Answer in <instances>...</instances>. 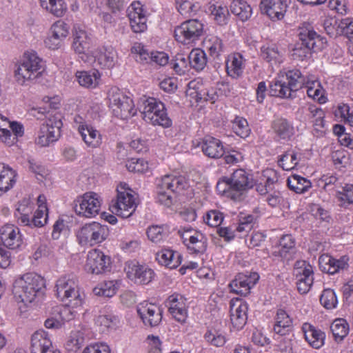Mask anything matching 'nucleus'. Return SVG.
Listing matches in <instances>:
<instances>
[{"mask_svg": "<svg viewBox=\"0 0 353 353\" xmlns=\"http://www.w3.org/2000/svg\"><path fill=\"white\" fill-rule=\"evenodd\" d=\"M45 70L43 60L34 51H27L14 64V77L21 85L35 83Z\"/></svg>", "mask_w": 353, "mask_h": 353, "instance_id": "nucleus-1", "label": "nucleus"}, {"mask_svg": "<svg viewBox=\"0 0 353 353\" xmlns=\"http://www.w3.org/2000/svg\"><path fill=\"white\" fill-rule=\"evenodd\" d=\"M45 287V280L41 276L30 272L15 280L12 292L17 301L28 304L43 293Z\"/></svg>", "mask_w": 353, "mask_h": 353, "instance_id": "nucleus-2", "label": "nucleus"}, {"mask_svg": "<svg viewBox=\"0 0 353 353\" xmlns=\"http://www.w3.org/2000/svg\"><path fill=\"white\" fill-rule=\"evenodd\" d=\"M138 109L146 123L163 128H170L172 125L165 105L155 98L141 97L138 101Z\"/></svg>", "mask_w": 353, "mask_h": 353, "instance_id": "nucleus-3", "label": "nucleus"}, {"mask_svg": "<svg viewBox=\"0 0 353 353\" xmlns=\"http://www.w3.org/2000/svg\"><path fill=\"white\" fill-rule=\"evenodd\" d=\"M56 294L61 301L68 303L73 307H81L85 294L79 286L78 279L74 274H65L56 281Z\"/></svg>", "mask_w": 353, "mask_h": 353, "instance_id": "nucleus-4", "label": "nucleus"}, {"mask_svg": "<svg viewBox=\"0 0 353 353\" xmlns=\"http://www.w3.org/2000/svg\"><path fill=\"white\" fill-rule=\"evenodd\" d=\"M305 82V77L299 70H289L285 74L279 75L270 85V93L275 97L292 98L296 91L303 88Z\"/></svg>", "mask_w": 353, "mask_h": 353, "instance_id": "nucleus-5", "label": "nucleus"}, {"mask_svg": "<svg viewBox=\"0 0 353 353\" xmlns=\"http://www.w3.org/2000/svg\"><path fill=\"white\" fill-rule=\"evenodd\" d=\"M252 176L243 169L235 170L230 177L217 183L216 188L232 199H238L244 192L253 188Z\"/></svg>", "mask_w": 353, "mask_h": 353, "instance_id": "nucleus-6", "label": "nucleus"}, {"mask_svg": "<svg viewBox=\"0 0 353 353\" xmlns=\"http://www.w3.org/2000/svg\"><path fill=\"white\" fill-rule=\"evenodd\" d=\"M188 186L183 176L166 174L157 180V201L161 205L170 207L173 203L174 194L180 192Z\"/></svg>", "mask_w": 353, "mask_h": 353, "instance_id": "nucleus-7", "label": "nucleus"}, {"mask_svg": "<svg viewBox=\"0 0 353 353\" xmlns=\"http://www.w3.org/2000/svg\"><path fill=\"white\" fill-rule=\"evenodd\" d=\"M117 194L110 203L109 209L114 214L123 218L130 217L132 214V189L125 183L121 182L117 188Z\"/></svg>", "mask_w": 353, "mask_h": 353, "instance_id": "nucleus-8", "label": "nucleus"}, {"mask_svg": "<svg viewBox=\"0 0 353 353\" xmlns=\"http://www.w3.org/2000/svg\"><path fill=\"white\" fill-rule=\"evenodd\" d=\"M130 94V92H128ZM109 107L114 114L122 119L131 117L132 99L117 87L111 88L108 92Z\"/></svg>", "mask_w": 353, "mask_h": 353, "instance_id": "nucleus-9", "label": "nucleus"}, {"mask_svg": "<svg viewBox=\"0 0 353 353\" xmlns=\"http://www.w3.org/2000/svg\"><path fill=\"white\" fill-rule=\"evenodd\" d=\"M63 125L60 114L50 115L40 128L37 144L41 147L48 146L51 143L58 140L61 136Z\"/></svg>", "mask_w": 353, "mask_h": 353, "instance_id": "nucleus-10", "label": "nucleus"}, {"mask_svg": "<svg viewBox=\"0 0 353 353\" xmlns=\"http://www.w3.org/2000/svg\"><path fill=\"white\" fill-rule=\"evenodd\" d=\"M109 235L108 226L97 222H92L83 225L77 233L80 244L90 246L105 241Z\"/></svg>", "mask_w": 353, "mask_h": 353, "instance_id": "nucleus-11", "label": "nucleus"}, {"mask_svg": "<svg viewBox=\"0 0 353 353\" xmlns=\"http://www.w3.org/2000/svg\"><path fill=\"white\" fill-rule=\"evenodd\" d=\"M203 32V24L200 21L190 19L175 28L174 38L178 42L188 45L199 40Z\"/></svg>", "mask_w": 353, "mask_h": 353, "instance_id": "nucleus-12", "label": "nucleus"}, {"mask_svg": "<svg viewBox=\"0 0 353 353\" xmlns=\"http://www.w3.org/2000/svg\"><path fill=\"white\" fill-rule=\"evenodd\" d=\"M93 39L91 35L80 27L74 28L72 48L79 57L85 63H92L94 50Z\"/></svg>", "mask_w": 353, "mask_h": 353, "instance_id": "nucleus-13", "label": "nucleus"}, {"mask_svg": "<svg viewBox=\"0 0 353 353\" xmlns=\"http://www.w3.org/2000/svg\"><path fill=\"white\" fill-rule=\"evenodd\" d=\"M101 208L100 196L95 192H86L74 201L76 213L86 218L97 215Z\"/></svg>", "mask_w": 353, "mask_h": 353, "instance_id": "nucleus-14", "label": "nucleus"}, {"mask_svg": "<svg viewBox=\"0 0 353 353\" xmlns=\"http://www.w3.org/2000/svg\"><path fill=\"white\" fill-rule=\"evenodd\" d=\"M111 258L99 249H93L88 252L85 270L93 274H100L110 270Z\"/></svg>", "mask_w": 353, "mask_h": 353, "instance_id": "nucleus-15", "label": "nucleus"}, {"mask_svg": "<svg viewBox=\"0 0 353 353\" xmlns=\"http://www.w3.org/2000/svg\"><path fill=\"white\" fill-rule=\"evenodd\" d=\"M178 233L190 252L202 254L206 250L207 238L201 232L192 228H187L179 230Z\"/></svg>", "mask_w": 353, "mask_h": 353, "instance_id": "nucleus-16", "label": "nucleus"}, {"mask_svg": "<svg viewBox=\"0 0 353 353\" xmlns=\"http://www.w3.org/2000/svg\"><path fill=\"white\" fill-rule=\"evenodd\" d=\"M70 32V26L62 20H58L50 27L48 35L44 40L46 48L57 50L62 47L64 40Z\"/></svg>", "mask_w": 353, "mask_h": 353, "instance_id": "nucleus-17", "label": "nucleus"}, {"mask_svg": "<svg viewBox=\"0 0 353 353\" xmlns=\"http://www.w3.org/2000/svg\"><path fill=\"white\" fill-rule=\"evenodd\" d=\"M294 274L297 278V290L300 294H307L313 284V268L305 261H297L294 265Z\"/></svg>", "mask_w": 353, "mask_h": 353, "instance_id": "nucleus-18", "label": "nucleus"}, {"mask_svg": "<svg viewBox=\"0 0 353 353\" xmlns=\"http://www.w3.org/2000/svg\"><path fill=\"white\" fill-rule=\"evenodd\" d=\"M137 312L146 326H157L162 321L163 309L161 306L144 301L137 306Z\"/></svg>", "mask_w": 353, "mask_h": 353, "instance_id": "nucleus-19", "label": "nucleus"}, {"mask_svg": "<svg viewBox=\"0 0 353 353\" xmlns=\"http://www.w3.org/2000/svg\"><path fill=\"white\" fill-rule=\"evenodd\" d=\"M168 311L172 318L183 324L188 316V303L187 299L181 294L174 293L167 299Z\"/></svg>", "mask_w": 353, "mask_h": 353, "instance_id": "nucleus-20", "label": "nucleus"}, {"mask_svg": "<svg viewBox=\"0 0 353 353\" xmlns=\"http://www.w3.org/2000/svg\"><path fill=\"white\" fill-rule=\"evenodd\" d=\"M259 276L256 272H243L238 274L230 283L231 290L242 296L250 293V289L256 283Z\"/></svg>", "mask_w": 353, "mask_h": 353, "instance_id": "nucleus-21", "label": "nucleus"}, {"mask_svg": "<svg viewBox=\"0 0 353 353\" xmlns=\"http://www.w3.org/2000/svg\"><path fill=\"white\" fill-rule=\"evenodd\" d=\"M0 236L3 246L10 250L19 249L23 244L19 228L12 224L3 225L0 230Z\"/></svg>", "mask_w": 353, "mask_h": 353, "instance_id": "nucleus-22", "label": "nucleus"}, {"mask_svg": "<svg viewBox=\"0 0 353 353\" xmlns=\"http://www.w3.org/2000/svg\"><path fill=\"white\" fill-rule=\"evenodd\" d=\"M31 353H61L55 350L48 332L40 330L34 332L31 336Z\"/></svg>", "mask_w": 353, "mask_h": 353, "instance_id": "nucleus-23", "label": "nucleus"}, {"mask_svg": "<svg viewBox=\"0 0 353 353\" xmlns=\"http://www.w3.org/2000/svg\"><path fill=\"white\" fill-rule=\"evenodd\" d=\"M248 304L240 300L230 301V321L232 327L236 330L242 329L248 320Z\"/></svg>", "mask_w": 353, "mask_h": 353, "instance_id": "nucleus-24", "label": "nucleus"}, {"mask_svg": "<svg viewBox=\"0 0 353 353\" xmlns=\"http://www.w3.org/2000/svg\"><path fill=\"white\" fill-rule=\"evenodd\" d=\"M134 50L137 54L136 60L142 63H148L149 61L160 66H164L169 62V56L164 52H153L150 54L141 43H135Z\"/></svg>", "mask_w": 353, "mask_h": 353, "instance_id": "nucleus-25", "label": "nucleus"}, {"mask_svg": "<svg viewBox=\"0 0 353 353\" xmlns=\"http://www.w3.org/2000/svg\"><path fill=\"white\" fill-rule=\"evenodd\" d=\"M260 9L271 20H281L284 17L287 4L284 0H261Z\"/></svg>", "mask_w": 353, "mask_h": 353, "instance_id": "nucleus-26", "label": "nucleus"}, {"mask_svg": "<svg viewBox=\"0 0 353 353\" xmlns=\"http://www.w3.org/2000/svg\"><path fill=\"white\" fill-rule=\"evenodd\" d=\"M91 56H93L92 63H95L101 68H112L117 60V52L111 46L94 50Z\"/></svg>", "mask_w": 353, "mask_h": 353, "instance_id": "nucleus-27", "label": "nucleus"}, {"mask_svg": "<svg viewBox=\"0 0 353 353\" xmlns=\"http://www.w3.org/2000/svg\"><path fill=\"white\" fill-rule=\"evenodd\" d=\"M320 269L327 274H334L347 267V259L343 256L336 259L328 254H323L319 259Z\"/></svg>", "mask_w": 353, "mask_h": 353, "instance_id": "nucleus-28", "label": "nucleus"}, {"mask_svg": "<svg viewBox=\"0 0 353 353\" xmlns=\"http://www.w3.org/2000/svg\"><path fill=\"white\" fill-rule=\"evenodd\" d=\"M201 147L204 154L210 158L218 159L224 154L220 140L210 136H206L203 139Z\"/></svg>", "mask_w": 353, "mask_h": 353, "instance_id": "nucleus-29", "label": "nucleus"}, {"mask_svg": "<svg viewBox=\"0 0 353 353\" xmlns=\"http://www.w3.org/2000/svg\"><path fill=\"white\" fill-rule=\"evenodd\" d=\"M302 331L307 343L316 349L320 348L324 344L325 334L310 323H305Z\"/></svg>", "mask_w": 353, "mask_h": 353, "instance_id": "nucleus-30", "label": "nucleus"}, {"mask_svg": "<svg viewBox=\"0 0 353 353\" xmlns=\"http://www.w3.org/2000/svg\"><path fill=\"white\" fill-rule=\"evenodd\" d=\"M156 259L161 265L174 269L181 264V255L172 250L163 249L157 253Z\"/></svg>", "mask_w": 353, "mask_h": 353, "instance_id": "nucleus-31", "label": "nucleus"}, {"mask_svg": "<svg viewBox=\"0 0 353 353\" xmlns=\"http://www.w3.org/2000/svg\"><path fill=\"white\" fill-rule=\"evenodd\" d=\"M275 253L284 262H288L294 259L296 254L295 243L291 235H285L281 239L279 249Z\"/></svg>", "mask_w": 353, "mask_h": 353, "instance_id": "nucleus-32", "label": "nucleus"}, {"mask_svg": "<svg viewBox=\"0 0 353 353\" xmlns=\"http://www.w3.org/2000/svg\"><path fill=\"white\" fill-rule=\"evenodd\" d=\"M303 88L305 89L307 96L321 104L326 103L327 99L325 90L320 82L314 79H307Z\"/></svg>", "mask_w": 353, "mask_h": 353, "instance_id": "nucleus-33", "label": "nucleus"}, {"mask_svg": "<svg viewBox=\"0 0 353 353\" xmlns=\"http://www.w3.org/2000/svg\"><path fill=\"white\" fill-rule=\"evenodd\" d=\"M148 12L140 1H134V32H143L147 28Z\"/></svg>", "mask_w": 353, "mask_h": 353, "instance_id": "nucleus-34", "label": "nucleus"}, {"mask_svg": "<svg viewBox=\"0 0 353 353\" xmlns=\"http://www.w3.org/2000/svg\"><path fill=\"white\" fill-rule=\"evenodd\" d=\"M292 327V319L283 310H278L275 318L274 331L275 333L283 336L287 334Z\"/></svg>", "mask_w": 353, "mask_h": 353, "instance_id": "nucleus-35", "label": "nucleus"}, {"mask_svg": "<svg viewBox=\"0 0 353 353\" xmlns=\"http://www.w3.org/2000/svg\"><path fill=\"white\" fill-rule=\"evenodd\" d=\"M75 76L79 85L87 88H96L101 79V74L97 70L78 71Z\"/></svg>", "mask_w": 353, "mask_h": 353, "instance_id": "nucleus-36", "label": "nucleus"}, {"mask_svg": "<svg viewBox=\"0 0 353 353\" xmlns=\"http://www.w3.org/2000/svg\"><path fill=\"white\" fill-rule=\"evenodd\" d=\"M33 210L32 205L28 200H23L18 203L14 212V217L19 225L32 227V219L30 214Z\"/></svg>", "mask_w": 353, "mask_h": 353, "instance_id": "nucleus-37", "label": "nucleus"}, {"mask_svg": "<svg viewBox=\"0 0 353 353\" xmlns=\"http://www.w3.org/2000/svg\"><path fill=\"white\" fill-rule=\"evenodd\" d=\"M301 157V152L296 150L290 149L279 156L278 164L284 170H291L298 165Z\"/></svg>", "mask_w": 353, "mask_h": 353, "instance_id": "nucleus-38", "label": "nucleus"}, {"mask_svg": "<svg viewBox=\"0 0 353 353\" xmlns=\"http://www.w3.org/2000/svg\"><path fill=\"white\" fill-rule=\"evenodd\" d=\"M17 173L10 166L0 163V190L6 192L16 183Z\"/></svg>", "mask_w": 353, "mask_h": 353, "instance_id": "nucleus-39", "label": "nucleus"}, {"mask_svg": "<svg viewBox=\"0 0 353 353\" xmlns=\"http://www.w3.org/2000/svg\"><path fill=\"white\" fill-rule=\"evenodd\" d=\"M225 67L227 73L230 77L234 79L240 77L243 70V58L242 55L235 53L228 56Z\"/></svg>", "mask_w": 353, "mask_h": 353, "instance_id": "nucleus-40", "label": "nucleus"}, {"mask_svg": "<svg viewBox=\"0 0 353 353\" xmlns=\"http://www.w3.org/2000/svg\"><path fill=\"white\" fill-rule=\"evenodd\" d=\"M272 128L276 136L283 140H288L294 134V128L284 118H277L273 122Z\"/></svg>", "mask_w": 353, "mask_h": 353, "instance_id": "nucleus-41", "label": "nucleus"}, {"mask_svg": "<svg viewBox=\"0 0 353 353\" xmlns=\"http://www.w3.org/2000/svg\"><path fill=\"white\" fill-rule=\"evenodd\" d=\"M154 276L153 270L145 264H138L134 267V283L148 285Z\"/></svg>", "mask_w": 353, "mask_h": 353, "instance_id": "nucleus-42", "label": "nucleus"}, {"mask_svg": "<svg viewBox=\"0 0 353 353\" xmlns=\"http://www.w3.org/2000/svg\"><path fill=\"white\" fill-rule=\"evenodd\" d=\"M301 43L316 51L320 50L323 46V39L313 30H305L300 32Z\"/></svg>", "mask_w": 353, "mask_h": 353, "instance_id": "nucleus-43", "label": "nucleus"}, {"mask_svg": "<svg viewBox=\"0 0 353 353\" xmlns=\"http://www.w3.org/2000/svg\"><path fill=\"white\" fill-rule=\"evenodd\" d=\"M119 323V319L112 314H101L95 321V324L99 327V332L107 334L116 329Z\"/></svg>", "mask_w": 353, "mask_h": 353, "instance_id": "nucleus-44", "label": "nucleus"}, {"mask_svg": "<svg viewBox=\"0 0 353 353\" xmlns=\"http://www.w3.org/2000/svg\"><path fill=\"white\" fill-rule=\"evenodd\" d=\"M119 287L117 280L104 281L94 288L93 292L97 296L112 297L117 293Z\"/></svg>", "mask_w": 353, "mask_h": 353, "instance_id": "nucleus-45", "label": "nucleus"}, {"mask_svg": "<svg viewBox=\"0 0 353 353\" xmlns=\"http://www.w3.org/2000/svg\"><path fill=\"white\" fill-rule=\"evenodd\" d=\"M85 143L91 148H97L101 143V135L99 132L88 125L85 128L81 127L79 132Z\"/></svg>", "mask_w": 353, "mask_h": 353, "instance_id": "nucleus-46", "label": "nucleus"}, {"mask_svg": "<svg viewBox=\"0 0 353 353\" xmlns=\"http://www.w3.org/2000/svg\"><path fill=\"white\" fill-rule=\"evenodd\" d=\"M41 6L52 14L61 17L67 10L64 0H40Z\"/></svg>", "mask_w": 353, "mask_h": 353, "instance_id": "nucleus-47", "label": "nucleus"}, {"mask_svg": "<svg viewBox=\"0 0 353 353\" xmlns=\"http://www.w3.org/2000/svg\"><path fill=\"white\" fill-rule=\"evenodd\" d=\"M287 183L290 190L299 194L308 191L312 187V183L310 180L297 174L290 176Z\"/></svg>", "mask_w": 353, "mask_h": 353, "instance_id": "nucleus-48", "label": "nucleus"}, {"mask_svg": "<svg viewBox=\"0 0 353 353\" xmlns=\"http://www.w3.org/2000/svg\"><path fill=\"white\" fill-rule=\"evenodd\" d=\"M230 10L243 21L248 20L252 15V8L245 0H233Z\"/></svg>", "mask_w": 353, "mask_h": 353, "instance_id": "nucleus-49", "label": "nucleus"}, {"mask_svg": "<svg viewBox=\"0 0 353 353\" xmlns=\"http://www.w3.org/2000/svg\"><path fill=\"white\" fill-rule=\"evenodd\" d=\"M261 56L266 61L276 64L282 62V54L274 45H265L261 48Z\"/></svg>", "mask_w": 353, "mask_h": 353, "instance_id": "nucleus-50", "label": "nucleus"}, {"mask_svg": "<svg viewBox=\"0 0 353 353\" xmlns=\"http://www.w3.org/2000/svg\"><path fill=\"white\" fill-rule=\"evenodd\" d=\"M189 63L196 70H202L207 63V58L204 51L200 49L192 50L189 56Z\"/></svg>", "mask_w": 353, "mask_h": 353, "instance_id": "nucleus-51", "label": "nucleus"}, {"mask_svg": "<svg viewBox=\"0 0 353 353\" xmlns=\"http://www.w3.org/2000/svg\"><path fill=\"white\" fill-rule=\"evenodd\" d=\"M209 11L217 23L220 25L227 23L229 17V11L227 6L218 3L211 4L209 6Z\"/></svg>", "mask_w": 353, "mask_h": 353, "instance_id": "nucleus-52", "label": "nucleus"}, {"mask_svg": "<svg viewBox=\"0 0 353 353\" xmlns=\"http://www.w3.org/2000/svg\"><path fill=\"white\" fill-rule=\"evenodd\" d=\"M336 197L342 207L353 204V185L345 184L341 190H336Z\"/></svg>", "mask_w": 353, "mask_h": 353, "instance_id": "nucleus-53", "label": "nucleus"}, {"mask_svg": "<svg viewBox=\"0 0 353 353\" xmlns=\"http://www.w3.org/2000/svg\"><path fill=\"white\" fill-rule=\"evenodd\" d=\"M168 234L166 225H152L148 228L147 236L154 243H159L164 240Z\"/></svg>", "mask_w": 353, "mask_h": 353, "instance_id": "nucleus-54", "label": "nucleus"}, {"mask_svg": "<svg viewBox=\"0 0 353 353\" xmlns=\"http://www.w3.org/2000/svg\"><path fill=\"white\" fill-rule=\"evenodd\" d=\"M331 331L336 340L341 341L348 334L349 326L343 319H337L330 326Z\"/></svg>", "mask_w": 353, "mask_h": 353, "instance_id": "nucleus-55", "label": "nucleus"}, {"mask_svg": "<svg viewBox=\"0 0 353 353\" xmlns=\"http://www.w3.org/2000/svg\"><path fill=\"white\" fill-rule=\"evenodd\" d=\"M341 20L338 21L335 18H326L323 22L324 29L327 34L332 37H336L343 34Z\"/></svg>", "mask_w": 353, "mask_h": 353, "instance_id": "nucleus-56", "label": "nucleus"}, {"mask_svg": "<svg viewBox=\"0 0 353 353\" xmlns=\"http://www.w3.org/2000/svg\"><path fill=\"white\" fill-rule=\"evenodd\" d=\"M83 342V333L80 331H72L65 343V347L69 352H76L81 347Z\"/></svg>", "mask_w": 353, "mask_h": 353, "instance_id": "nucleus-57", "label": "nucleus"}, {"mask_svg": "<svg viewBox=\"0 0 353 353\" xmlns=\"http://www.w3.org/2000/svg\"><path fill=\"white\" fill-rule=\"evenodd\" d=\"M205 45L211 56L218 57L223 51L222 41L216 36H211L205 40Z\"/></svg>", "mask_w": 353, "mask_h": 353, "instance_id": "nucleus-58", "label": "nucleus"}, {"mask_svg": "<svg viewBox=\"0 0 353 353\" xmlns=\"http://www.w3.org/2000/svg\"><path fill=\"white\" fill-rule=\"evenodd\" d=\"M310 112V117L313 119L312 122L317 130H319L324 128V117L325 113L323 110L315 105H310L308 108Z\"/></svg>", "mask_w": 353, "mask_h": 353, "instance_id": "nucleus-59", "label": "nucleus"}, {"mask_svg": "<svg viewBox=\"0 0 353 353\" xmlns=\"http://www.w3.org/2000/svg\"><path fill=\"white\" fill-rule=\"evenodd\" d=\"M320 302L327 309L336 307L338 301L335 292L331 289L324 290L320 297Z\"/></svg>", "mask_w": 353, "mask_h": 353, "instance_id": "nucleus-60", "label": "nucleus"}, {"mask_svg": "<svg viewBox=\"0 0 353 353\" xmlns=\"http://www.w3.org/2000/svg\"><path fill=\"white\" fill-rule=\"evenodd\" d=\"M204 338L208 343L216 347L223 346L226 342L225 335L216 330L207 331Z\"/></svg>", "mask_w": 353, "mask_h": 353, "instance_id": "nucleus-61", "label": "nucleus"}, {"mask_svg": "<svg viewBox=\"0 0 353 353\" xmlns=\"http://www.w3.org/2000/svg\"><path fill=\"white\" fill-rule=\"evenodd\" d=\"M234 132L239 137H247L250 132L248 123L242 117H236L232 123Z\"/></svg>", "mask_w": 353, "mask_h": 353, "instance_id": "nucleus-62", "label": "nucleus"}, {"mask_svg": "<svg viewBox=\"0 0 353 353\" xmlns=\"http://www.w3.org/2000/svg\"><path fill=\"white\" fill-rule=\"evenodd\" d=\"M223 213L216 210L208 211L203 216L204 222L210 227L219 226L223 222Z\"/></svg>", "mask_w": 353, "mask_h": 353, "instance_id": "nucleus-63", "label": "nucleus"}, {"mask_svg": "<svg viewBox=\"0 0 353 353\" xmlns=\"http://www.w3.org/2000/svg\"><path fill=\"white\" fill-rule=\"evenodd\" d=\"M176 3L178 11L182 15L188 16L196 12V7L189 1L176 0Z\"/></svg>", "mask_w": 353, "mask_h": 353, "instance_id": "nucleus-64", "label": "nucleus"}]
</instances>
